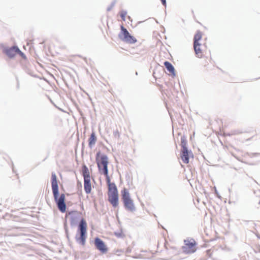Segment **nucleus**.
Masks as SVG:
<instances>
[{
  "label": "nucleus",
  "mask_w": 260,
  "mask_h": 260,
  "mask_svg": "<svg viewBox=\"0 0 260 260\" xmlns=\"http://www.w3.org/2000/svg\"><path fill=\"white\" fill-rule=\"evenodd\" d=\"M96 161L99 172L106 176L108 186V201L113 207L116 208L118 205V193L115 183L110 182V178L108 175V165L109 162L108 157L106 155H102L100 156V153H98Z\"/></svg>",
  "instance_id": "nucleus-1"
},
{
  "label": "nucleus",
  "mask_w": 260,
  "mask_h": 260,
  "mask_svg": "<svg viewBox=\"0 0 260 260\" xmlns=\"http://www.w3.org/2000/svg\"><path fill=\"white\" fill-rule=\"evenodd\" d=\"M203 35V34L201 31H197L193 37V49L197 57L204 58L206 56L210 61L212 60L210 51L202 39Z\"/></svg>",
  "instance_id": "nucleus-2"
},
{
  "label": "nucleus",
  "mask_w": 260,
  "mask_h": 260,
  "mask_svg": "<svg viewBox=\"0 0 260 260\" xmlns=\"http://www.w3.org/2000/svg\"><path fill=\"white\" fill-rule=\"evenodd\" d=\"M51 187L54 200L57 205L59 211L64 213L66 211V205L65 203V195L63 193L58 197V185L57 176L55 173L51 174Z\"/></svg>",
  "instance_id": "nucleus-3"
},
{
  "label": "nucleus",
  "mask_w": 260,
  "mask_h": 260,
  "mask_svg": "<svg viewBox=\"0 0 260 260\" xmlns=\"http://www.w3.org/2000/svg\"><path fill=\"white\" fill-rule=\"evenodd\" d=\"M87 224L84 219H82L80 221L78 229V233L76 238L78 242L84 245L86 239Z\"/></svg>",
  "instance_id": "nucleus-4"
},
{
  "label": "nucleus",
  "mask_w": 260,
  "mask_h": 260,
  "mask_svg": "<svg viewBox=\"0 0 260 260\" xmlns=\"http://www.w3.org/2000/svg\"><path fill=\"white\" fill-rule=\"evenodd\" d=\"M121 198L125 208L130 211H134L135 209L133 200L130 197L128 189L124 188L121 190Z\"/></svg>",
  "instance_id": "nucleus-5"
},
{
  "label": "nucleus",
  "mask_w": 260,
  "mask_h": 260,
  "mask_svg": "<svg viewBox=\"0 0 260 260\" xmlns=\"http://www.w3.org/2000/svg\"><path fill=\"white\" fill-rule=\"evenodd\" d=\"M121 30L119 37L122 41L129 44H134L137 42V39L131 36L127 30L122 25L121 26Z\"/></svg>",
  "instance_id": "nucleus-6"
},
{
  "label": "nucleus",
  "mask_w": 260,
  "mask_h": 260,
  "mask_svg": "<svg viewBox=\"0 0 260 260\" xmlns=\"http://www.w3.org/2000/svg\"><path fill=\"white\" fill-rule=\"evenodd\" d=\"M184 246L182 247L183 251L185 253H192L196 251L197 243L194 239L185 240Z\"/></svg>",
  "instance_id": "nucleus-7"
},
{
  "label": "nucleus",
  "mask_w": 260,
  "mask_h": 260,
  "mask_svg": "<svg viewBox=\"0 0 260 260\" xmlns=\"http://www.w3.org/2000/svg\"><path fill=\"white\" fill-rule=\"evenodd\" d=\"M94 244L97 249L102 253H106L108 251V248L105 243L100 238H96L94 239Z\"/></svg>",
  "instance_id": "nucleus-8"
},
{
  "label": "nucleus",
  "mask_w": 260,
  "mask_h": 260,
  "mask_svg": "<svg viewBox=\"0 0 260 260\" xmlns=\"http://www.w3.org/2000/svg\"><path fill=\"white\" fill-rule=\"evenodd\" d=\"M3 52L5 53L9 57L12 58L16 54V47L13 46L11 48H6L3 49Z\"/></svg>",
  "instance_id": "nucleus-9"
},
{
  "label": "nucleus",
  "mask_w": 260,
  "mask_h": 260,
  "mask_svg": "<svg viewBox=\"0 0 260 260\" xmlns=\"http://www.w3.org/2000/svg\"><path fill=\"white\" fill-rule=\"evenodd\" d=\"M84 188L87 194H89L91 192L92 187L90 179H84Z\"/></svg>",
  "instance_id": "nucleus-10"
},
{
  "label": "nucleus",
  "mask_w": 260,
  "mask_h": 260,
  "mask_svg": "<svg viewBox=\"0 0 260 260\" xmlns=\"http://www.w3.org/2000/svg\"><path fill=\"white\" fill-rule=\"evenodd\" d=\"M181 158L185 164L189 162V154L188 150H181Z\"/></svg>",
  "instance_id": "nucleus-11"
},
{
  "label": "nucleus",
  "mask_w": 260,
  "mask_h": 260,
  "mask_svg": "<svg viewBox=\"0 0 260 260\" xmlns=\"http://www.w3.org/2000/svg\"><path fill=\"white\" fill-rule=\"evenodd\" d=\"M96 140L97 139L95 133L92 132L88 139V145L89 147L92 148L93 146L95 145Z\"/></svg>",
  "instance_id": "nucleus-12"
},
{
  "label": "nucleus",
  "mask_w": 260,
  "mask_h": 260,
  "mask_svg": "<svg viewBox=\"0 0 260 260\" xmlns=\"http://www.w3.org/2000/svg\"><path fill=\"white\" fill-rule=\"evenodd\" d=\"M82 172L84 179H90V172L86 166L83 165L82 166Z\"/></svg>",
  "instance_id": "nucleus-13"
},
{
  "label": "nucleus",
  "mask_w": 260,
  "mask_h": 260,
  "mask_svg": "<svg viewBox=\"0 0 260 260\" xmlns=\"http://www.w3.org/2000/svg\"><path fill=\"white\" fill-rule=\"evenodd\" d=\"M164 65L168 72L172 75H175V69L172 64L169 61H165Z\"/></svg>",
  "instance_id": "nucleus-14"
},
{
  "label": "nucleus",
  "mask_w": 260,
  "mask_h": 260,
  "mask_svg": "<svg viewBox=\"0 0 260 260\" xmlns=\"http://www.w3.org/2000/svg\"><path fill=\"white\" fill-rule=\"evenodd\" d=\"M187 142L186 140L185 139H181V145L182 147L181 150H187Z\"/></svg>",
  "instance_id": "nucleus-15"
},
{
  "label": "nucleus",
  "mask_w": 260,
  "mask_h": 260,
  "mask_svg": "<svg viewBox=\"0 0 260 260\" xmlns=\"http://www.w3.org/2000/svg\"><path fill=\"white\" fill-rule=\"evenodd\" d=\"M120 16L123 21H125V18L127 16V12L125 11H121L120 12Z\"/></svg>",
  "instance_id": "nucleus-16"
},
{
  "label": "nucleus",
  "mask_w": 260,
  "mask_h": 260,
  "mask_svg": "<svg viewBox=\"0 0 260 260\" xmlns=\"http://www.w3.org/2000/svg\"><path fill=\"white\" fill-rule=\"evenodd\" d=\"M17 53L19 54L22 57H23V58L24 59H26V56L24 55V54L21 52L19 49L17 48Z\"/></svg>",
  "instance_id": "nucleus-17"
},
{
  "label": "nucleus",
  "mask_w": 260,
  "mask_h": 260,
  "mask_svg": "<svg viewBox=\"0 0 260 260\" xmlns=\"http://www.w3.org/2000/svg\"><path fill=\"white\" fill-rule=\"evenodd\" d=\"M162 5L165 6H166V0H160Z\"/></svg>",
  "instance_id": "nucleus-18"
}]
</instances>
